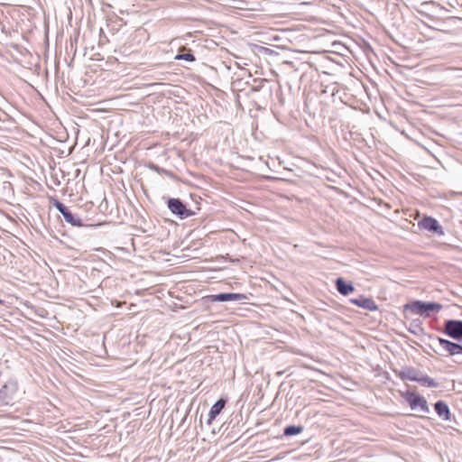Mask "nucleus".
Returning a JSON list of instances; mask_svg holds the SVG:
<instances>
[{
  "label": "nucleus",
  "instance_id": "obj_1",
  "mask_svg": "<svg viewBox=\"0 0 462 462\" xmlns=\"http://www.w3.org/2000/svg\"><path fill=\"white\" fill-rule=\"evenodd\" d=\"M404 310H409L416 315L430 316L429 312H439L442 309V305L436 302H423L420 300H414L403 306Z\"/></svg>",
  "mask_w": 462,
  "mask_h": 462
},
{
  "label": "nucleus",
  "instance_id": "obj_2",
  "mask_svg": "<svg viewBox=\"0 0 462 462\" xmlns=\"http://www.w3.org/2000/svg\"><path fill=\"white\" fill-rule=\"evenodd\" d=\"M405 399L409 402L411 410L424 414L429 412L427 401L424 397L414 393H407L405 394Z\"/></svg>",
  "mask_w": 462,
  "mask_h": 462
},
{
  "label": "nucleus",
  "instance_id": "obj_3",
  "mask_svg": "<svg viewBox=\"0 0 462 462\" xmlns=\"http://www.w3.org/2000/svg\"><path fill=\"white\" fill-rule=\"evenodd\" d=\"M18 389L17 383L14 381H8L0 389V402L4 404H9L16 394Z\"/></svg>",
  "mask_w": 462,
  "mask_h": 462
},
{
  "label": "nucleus",
  "instance_id": "obj_4",
  "mask_svg": "<svg viewBox=\"0 0 462 462\" xmlns=\"http://www.w3.org/2000/svg\"><path fill=\"white\" fill-rule=\"evenodd\" d=\"M54 206L59 210V212L63 216L67 223L74 226H83L81 219L79 217L72 214V212L64 204L57 200L55 201Z\"/></svg>",
  "mask_w": 462,
  "mask_h": 462
},
{
  "label": "nucleus",
  "instance_id": "obj_5",
  "mask_svg": "<svg viewBox=\"0 0 462 462\" xmlns=\"http://www.w3.org/2000/svg\"><path fill=\"white\" fill-rule=\"evenodd\" d=\"M168 208L173 214L178 215L180 218H187L193 215V212L187 209L182 202L178 199H171L168 201Z\"/></svg>",
  "mask_w": 462,
  "mask_h": 462
},
{
  "label": "nucleus",
  "instance_id": "obj_6",
  "mask_svg": "<svg viewBox=\"0 0 462 462\" xmlns=\"http://www.w3.org/2000/svg\"><path fill=\"white\" fill-rule=\"evenodd\" d=\"M436 342L449 356H462V346L449 340L436 337Z\"/></svg>",
  "mask_w": 462,
  "mask_h": 462
},
{
  "label": "nucleus",
  "instance_id": "obj_7",
  "mask_svg": "<svg viewBox=\"0 0 462 462\" xmlns=\"http://www.w3.org/2000/svg\"><path fill=\"white\" fill-rule=\"evenodd\" d=\"M445 333L454 339H461L462 320H448L445 323Z\"/></svg>",
  "mask_w": 462,
  "mask_h": 462
},
{
  "label": "nucleus",
  "instance_id": "obj_8",
  "mask_svg": "<svg viewBox=\"0 0 462 462\" xmlns=\"http://www.w3.org/2000/svg\"><path fill=\"white\" fill-rule=\"evenodd\" d=\"M419 226L422 227L423 229H426L430 232L436 233L439 236L443 235V229L441 226L439 224V222L430 217H425L419 222Z\"/></svg>",
  "mask_w": 462,
  "mask_h": 462
},
{
  "label": "nucleus",
  "instance_id": "obj_9",
  "mask_svg": "<svg viewBox=\"0 0 462 462\" xmlns=\"http://www.w3.org/2000/svg\"><path fill=\"white\" fill-rule=\"evenodd\" d=\"M350 302L370 311H375L378 309L377 304L373 299L365 296H360L356 299H351Z\"/></svg>",
  "mask_w": 462,
  "mask_h": 462
},
{
  "label": "nucleus",
  "instance_id": "obj_10",
  "mask_svg": "<svg viewBox=\"0 0 462 462\" xmlns=\"http://www.w3.org/2000/svg\"><path fill=\"white\" fill-rule=\"evenodd\" d=\"M211 301H239L245 299V296L240 293H219L208 296Z\"/></svg>",
  "mask_w": 462,
  "mask_h": 462
},
{
  "label": "nucleus",
  "instance_id": "obj_11",
  "mask_svg": "<svg viewBox=\"0 0 462 462\" xmlns=\"http://www.w3.org/2000/svg\"><path fill=\"white\" fill-rule=\"evenodd\" d=\"M420 374V372L418 371L415 368L412 367H404L402 370H401L399 376L402 380H408L412 382H417L419 376Z\"/></svg>",
  "mask_w": 462,
  "mask_h": 462
},
{
  "label": "nucleus",
  "instance_id": "obj_12",
  "mask_svg": "<svg viewBox=\"0 0 462 462\" xmlns=\"http://www.w3.org/2000/svg\"><path fill=\"white\" fill-rule=\"evenodd\" d=\"M225 400L220 399L212 405L208 414V423L215 420L216 417L221 412L225 407Z\"/></svg>",
  "mask_w": 462,
  "mask_h": 462
},
{
  "label": "nucleus",
  "instance_id": "obj_13",
  "mask_svg": "<svg viewBox=\"0 0 462 462\" xmlns=\"http://www.w3.org/2000/svg\"><path fill=\"white\" fill-rule=\"evenodd\" d=\"M336 285L338 292L342 295H347L355 290L353 285L346 284L342 278L337 280Z\"/></svg>",
  "mask_w": 462,
  "mask_h": 462
},
{
  "label": "nucleus",
  "instance_id": "obj_14",
  "mask_svg": "<svg viewBox=\"0 0 462 462\" xmlns=\"http://www.w3.org/2000/svg\"><path fill=\"white\" fill-rule=\"evenodd\" d=\"M435 411L438 415L445 420L449 419V409L446 402L439 401L435 404Z\"/></svg>",
  "mask_w": 462,
  "mask_h": 462
},
{
  "label": "nucleus",
  "instance_id": "obj_15",
  "mask_svg": "<svg viewBox=\"0 0 462 462\" xmlns=\"http://www.w3.org/2000/svg\"><path fill=\"white\" fill-rule=\"evenodd\" d=\"M417 382L420 383L421 385L427 386V387H437L438 386V383L432 378H430L428 375H424L421 373H420Z\"/></svg>",
  "mask_w": 462,
  "mask_h": 462
},
{
  "label": "nucleus",
  "instance_id": "obj_16",
  "mask_svg": "<svg viewBox=\"0 0 462 462\" xmlns=\"http://www.w3.org/2000/svg\"><path fill=\"white\" fill-rule=\"evenodd\" d=\"M302 427L300 426H288L284 430V435L285 436H292L299 434L302 431Z\"/></svg>",
  "mask_w": 462,
  "mask_h": 462
},
{
  "label": "nucleus",
  "instance_id": "obj_17",
  "mask_svg": "<svg viewBox=\"0 0 462 462\" xmlns=\"http://www.w3.org/2000/svg\"><path fill=\"white\" fill-rule=\"evenodd\" d=\"M175 59L176 60H184L187 61L195 60L194 56L191 53L178 54V55H176Z\"/></svg>",
  "mask_w": 462,
  "mask_h": 462
},
{
  "label": "nucleus",
  "instance_id": "obj_18",
  "mask_svg": "<svg viewBox=\"0 0 462 462\" xmlns=\"http://www.w3.org/2000/svg\"><path fill=\"white\" fill-rule=\"evenodd\" d=\"M459 356V362L462 363V356Z\"/></svg>",
  "mask_w": 462,
  "mask_h": 462
},
{
  "label": "nucleus",
  "instance_id": "obj_19",
  "mask_svg": "<svg viewBox=\"0 0 462 462\" xmlns=\"http://www.w3.org/2000/svg\"><path fill=\"white\" fill-rule=\"evenodd\" d=\"M2 303H3V300H0V304H2Z\"/></svg>",
  "mask_w": 462,
  "mask_h": 462
}]
</instances>
